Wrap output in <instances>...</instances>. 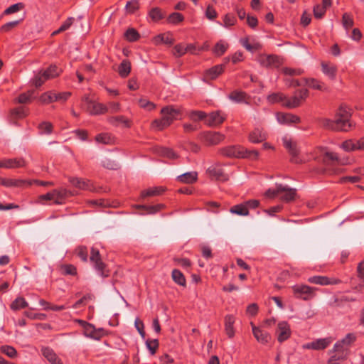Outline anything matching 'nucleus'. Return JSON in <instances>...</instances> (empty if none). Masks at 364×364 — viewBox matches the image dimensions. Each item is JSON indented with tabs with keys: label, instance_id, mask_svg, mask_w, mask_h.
I'll use <instances>...</instances> for the list:
<instances>
[{
	"label": "nucleus",
	"instance_id": "f257e3e1",
	"mask_svg": "<svg viewBox=\"0 0 364 364\" xmlns=\"http://www.w3.org/2000/svg\"><path fill=\"white\" fill-rule=\"evenodd\" d=\"M350 113L345 108L341 107L336 115L335 120L322 119L320 121L321 126L333 131H348L352 126L350 118Z\"/></svg>",
	"mask_w": 364,
	"mask_h": 364
},
{
	"label": "nucleus",
	"instance_id": "f03ea898",
	"mask_svg": "<svg viewBox=\"0 0 364 364\" xmlns=\"http://www.w3.org/2000/svg\"><path fill=\"white\" fill-rule=\"evenodd\" d=\"M162 117L161 119H155L151 123V128L156 130H162L168 127L173 120L178 119L180 110L171 106L162 108L161 110Z\"/></svg>",
	"mask_w": 364,
	"mask_h": 364
},
{
	"label": "nucleus",
	"instance_id": "7ed1b4c3",
	"mask_svg": "<svg viewBox=\"0 0 364 364\" xmlns=\"http://www.w3.org/2000/svg\"><path fill=\"white\" fill-rule=\"evenodd\" d=\"M220 152L224 156L235 158L257 159L259 153L256 150H248L240 146H233L222 149Z\"/></svg>",
	"mask_w": 364,
	"mask_h": 364
},
{
	"label": "nucleus",
	"instance_id": "20e7f679",
	"mask_svg": "<svg viewBox=\"0 0 364 364\" xmlns=\"http://www.w3.org/2000/svg\"><path fill=\"white\" fill-rule=\"evenodd\" d=\"M282 141L284 146L288 149L289 154L291 156V161L296 164L301 163L303 161L299 156V151L296 143L287 136H284Z\"/></svg>",
	"mask_w": 364,
	"mask_h": 364
},
{
	"label": "nucleus",
	"instance_id": "39448f33",
	"mask_svg": "<svg viewBox=\"0 0 364 364\" xmlns=\"http://www.w3.org/2000/svg\"><path fill=\"white\" fill-rule=\"evenodd\" d=\"M340 344H335L334 348L329 352L331 357L328 361V364H338L339 361L346 358L348 352H346L343 348H341Z\"/></svg>",
	"mask_w": 364,
	"mask_h": 364
},
{
	"label": "nucleus",
	"instance_id": "423d86ee",
	"mask_svg": "<svg viewBox=\"0 0 364 364\" xmlns=\"http://www.w3.org/2000/svg\"><path fill=\"white\" fill-rule=\"evenodd\" d=\"M258 60L262 65L269 68H277L282 63V60L281 58L273 55H260Z\"/></svg>",
	"mask_w": 364,
	"mask_h": 364
},
{
	"label": "nucleus",
	"instance_id": "0eeeda50",
	"mask_svg": "<svg viewBox=\"0 0 364 364\" xmlns=\"http://www.w3.org/2000/svg\"><path fill=\"white\" fill-rule=\"evenodd\" d=\"M320 156L322 158L323 163L328 166L340 163L338 156L326 148L321 149Z\"/></svg>",
	"mask_w": 364,
	"mask_h": 364
},
{
	"label": "nucleus",
	"instance_id": "6e6552de",
	"mask_svg": "<svg viewBox=\"0 0 364 364\" xmlns=\"http://www.w3.org/2000/svg\"><path fill=\"white\" fill-rule=\"evenodd\" d=\"M277 192L279 193L278 196L280 197V199L286 202L294 200L296 194L295 189L282 184L277 185Z\"/></svg>",
	"mask_w": 364,
	"mask_h": 364
},
{
	"label": "nucleus",
	"instance_id": "1a4fd4ad",
	"mask_svg": "<svg viewBox=\"0 0 364 364\" xmlns=\"http://www.w3.org/2000/svg\"><path fill=\"white\" fill-rule=\"evenodd\" d=\"M250 325L252 333L257 341L262 344L267 343L271 338L270 334L261 328L257 327L252 322L250 323Z\"/></svg>",
	"mask_w": 364,
	"mask_h": 364
},
{
	"label": "nucleus",
	"instance_id": "9d476101",
	"mask_svg": "<svg viewBox=\"0 0 364 364\" xmlns=\"http://www.w3.org/2000/svg\"><path fill=\"white\" fill-rule=\"evenodd\" d=\"M290 334L291 331L289 324L285 321L279 322L277 331L278 341L280 343L284 342L289 338Z\"/></svg>",
	"mask_w": 364,
	"mask_h": 364
},
{
	"label": "nucleus",
	"instance_id": "9b49d317",
	"mask_svg": "<svg viewBox=\"0 0 364 364\" xmlns=\"http://www.w3.org/2000/svg\"><path fill=\"white\" fill-rule=\"evenodd\" d=\"M90 262L93 263L95 268L96 270L100 272L101 276L107 277L106 274H104L103 269L105 268V264L101 261L99 251L95 248H92L91 250V255L90 257Z\"/></svg>",
	"mask_w": 364,
	"mask_h": 364
},
{
	"label": "nucleus",
	"instance_id": "f8f14e48",
	"mask_svg": "<svg viewBox=\"0 0 364 364\" xmlns=\"http://www.w3.org/2000/svg\"><path fill=\"white\" fill-rule=\"evenodd\" d=\"M276 118L277 122L281 124L290 125L292 124H296L300 122V118L292 114H284L278 112L276 114Z\"/></svg>",
	"mask_w": 364,
	"mask_h": 364
},
{
	"label": "nucleus",
	"instance_id": "ddd939ff",
	"mask_svg": "<svg viewBox=\"0 0 364 364\" xmlns=\"http://www.w3.org/2000/svg\"><path fill=\"white\" fill-rule=\"evenodd\" d=\"M52 200L56 204H61L68 196L74 195L71 191L65 188L55 189L52 191Z\"/></svg>",
	"mask_w": 364,
	"mask_h": 364
},
{
	"label": "nucleus",
	"instance_id": "4468645a",
	"mask_svg": "<svg viewBox=\"0 0 364 364\" xmlns=\"http://www.w3.org/2000/svg\"><path fill=\"white\" fill-rule=\"evenodd\" d=\"M330 343L331 340L328 338H320L308 343L304 345L303 347L306 349L323 350L327 348Z\"/></svg>",
	"mask_w": 364,
	"mask_h": 364
},
{
	"label": "nucleus",
	"instance_id": "2eb2a0df",
	"mask_svg": "<svg viewBox=\"0 0 364 364\" xmlns=\"http://www.w3.org/2000/svg\"><path fill=\"white\" fill-rule=\"evenodd\" d=\"M208 173L217 181H225L228 179L227 174L225 173L223 169L219 166L208 168Z\"/></svg>",
	"mask_w": 364,
	"mask_h": 364
},
{
	"label": "nucleus",
	"instance_id": "dca6fc26",
	"mask_svg": "<svg viewBox=\"0 0 364 364\" xmlns=\"http://www.w3.org/2000/svg\"><path fill=\"white\" fill-rule=\"evenodd\" d=\"M25 165L23 159H9L0 161V168H14L21 167Z\"/></svg>",
	"mask_w": 364,
	"mask_h": 364
},
{
	"label": "nucleus",
	"instance_id": "f3484780",
	"mask_svg": "<svg viewBox=\"0 0 364 364\" xmlns=\"http://www.w3.org/2000/svg\"><path fill=\"white\" fill-rule=\"evenodd\" d=\"M224 70V66L223 65H218L213 67L208 70L204 75V80H212L219 76Z\"/></svg>",
	"mask_w": 364,
	"mask_h": 364
},
{
	"label": "nucleus",
	"instance_id": "a211bd4d",
	"mask_svg": "<svg viewBox=\"0 0 364 364\" xmlns=\"http://www.w3.org/2000/svg\"><path fill=\"white\" fill-rule=\"evenodd\" d=\"M87 110L92 114H100L107 112L108 108L100 103H97L95 101L89 102V105L86 107Z\"/></svg>",
	"mask_w": 364,
	"mask_h": 364
},
{
	"label": "nucleus",
	"instance_id": "6ab92c4d",
	"mask_svg": "<svg viewBox=\"0 0 364 364\" xmlns=\"http://www.w3.org/2000/svg\"><path fill=\"white\" fill-rule=\"evenodd\" d=\"M225 120V117L220 112H213L210 113L205 119V123L209 126H215L220 124Z\"/></svg>",
	"mask_w": 364,
	"mask_h": 364
},
{
	"label": "nucleus",
	"instance_id": "aec40b11",
	"mask_svg": "<svg viewBox=\"0 0 364 364\" xmlns=\"http://www.w3.org/2000/svg\"><path fill=\"white\" fill-rule=\"evenodd\" d=\"M53 78L49 74V73L46 70H41L38 74H36L33 79V84L36 87L41 86L46 80Z\"/></svg>",
	"mask_w": 364,
	"mask_h": 364
},
{
	"label": "nucleus",
	"instance_id": "412c9836",
	"mask_svg": "<svg viewBox=\"0 0 364 364\" xmlns=\"http://www.w3.org/2000/svg\"><path fill=\"white\" fill-rule=\"evenodd\" d=\"M53 78L49 74V73L46 70H41L38 74H36L33 79V84L36 87L41 86L46 80Z\"/></svg>",
	"mask_w": 364,
	"mask_h": 364
},
{
	"label": "nucleus",
	"instance_id": "4be33fe9",
	"mask_svg": "<svg viewBox=\"0 0 364 364\" xmlns=\"http://www.w3.org/2000/svg\"><path fill=\"white\" fill-rule=\"evenodd\" d=\"M224 139V135L218 132H206L204 134V139L209 144L214 145L220 142Z\"/></svg>",
	"mask_w": 364,
	"mask_h": 364
},
{
	"label": "nucleus",
	"instance_id": "5701e85b",
	"mask_svg": "<svg viewBox=\"0 0 364 364\" xmlns=\"http://www.w3.org/2000/svg\"><path fill=\"white\" fill-rule=\"evenodd\" d=\"M31 181L0 178V184L6 187H18L24 184L31 185Z\"/></svg>",
	"mask_w": 364,
	"mask_h": 364
},
{
	"label": "nucleus",
	"instance_id": "b1692460",
	"mask_svg": "<svg viewBox=\"0 0 364 364\" xmlns=\"http://www.w3.org/2000/svg\"><path fill=\"white\" fill-rule=\"evenodd\" d=\"M42 353L44 357L52 364H62L54 351L49 348H43Z\"/></svg>",
	"mask_w": 364,
	"mask_h": 364
},
{
	"label": "nucleus",
	"instance_id": "393cba45",
	"mask_svg": "<svg viewBox=\"0 0 364 364\" xmlns=\"http://www.w3.org/2000/svg\"><path fill=\"white\" fill-rule=\"evenodd\" d=\"M309 281L311 283L318 284L321 285H326V284H335L338 283V279H332L331 280L328 277L323 276H315L310 277Z\"/></svg>",
	"mask_w": 364,
	"mask_h": 364
},
{
	"label": "nucleus",
	"instance_id": "a878e982",
	"mask_svg": "<svg viewBox=\"0 0 364 364\" xmlns=\"http://www.w3.org/2000/svg\"><path fill=\"white\" fill-rule=\"evenodd\" d=\"M266 139V134L259 128H256L249 135V139L253 143H259Z\"/></svg>",
	"mask_w": 364,
	"mask_h": 364
},
{
	"label": "nucleus",
	"instance_id": "bb28decb",
	"mask_svg": "<svg viewBox=\"0 0 364 364\" xmlns=\"http://www.w3.org/2000/svg\"><path fill=\"white\" fill-rule=\"evenodd\" d=\"M321 70L322 72L328 77L331 78L335 77L336 73V67L334 65L330 63L322 62Z\"/></svg>",
	"mask_w": 364,
	"mask_h": 364
},
{
	"label": "nucleus",
	"instance_id": "cd10ccee",
	"mask_svg": "<svg viewBox=\"0 0 364 364\" xmlns=\"http://www.w3.org/2000/svg\"><path fill=\"white\" fill-rule=\"evenodd\" d=\"M355 336L353 333H348L344 338L338 341L336 344H340L339 346L346 352L348 353V347L355 341Z\"/></svg>",
	"mask_w": 364,
	"mask_h": 364
},
{
	"label": "nucleus",
	"instance_id": "c85d7f7f",
	"mask_svg": "<svg viewBox=\"0 0 364 364\" xmlns=\"http://www.w3.org/2000/svg\"><path fill=\"white\" fill-rule=\"evenodd\" d=\"M198 173L195 171L187 172L178 176V181L185 183H191L197 180Z\"/></svg>",
	"mask_w": 364,
	"mask_h": 364
},
{
	"label": "nucleus",
	"instance_id": "c756f323",
	"mask_svg": "<svg viewBox=\"0 0 364 364\" xmlns=\"http://www.w3.org/2000/svg\"><path fill=\"white\" fill-rule=\"evenodd\" d=\"M234 322H235V318L232 316L228 315L225 316V332L230 338H232L234 336V328H233Z\"/></svg>",
	"mask_w": 364,
	"mask_h": 364
},
{
	"label": "nucleus",
	"instance_id": "7c9ffc66",
	"mask_svg": "<svg viewBox=\"0 0 364 364\" xmlns=\"http://www.w3.org/2000/svg\"><path fill=\"white\" fill-rule=\"evenodd\" d=\"M230 211L231 213L236 214L240 216H247L249 215V210L247 205L245 204L234 205L230 208Z\"/></svg>",
	"mask_w": 364,
	"mask_h": 364
},
{
	"label": "nucleus",
	"instance_id": "2f4dec72",
	"mask_svg": "<svg viewBox=\"0 0 364 364\" xmlns=\"http://www.w3.org/2000/svg\"><path fill=\"white\" fill-rule=\"evenodd\" d=\"M131 71V63L127 60H124L118 68V73L122 77H126Z\"/></svg>",
	"mask_w": 364,
	"mask_h": 364
},
{
	"label": "nucleus",
	"instance_id": "473e14b6",
	"mask_svg": "<svg viewBox=\"0 0 364 364\" xmlns=\"http://www.w3.org/2000/svg\"><path fill=\"white\" fill-rule=\"evenodd\" d=\"M70 183L76 188L82 190H91V185L81 178H75L70 179Z\"/></svg>",
	"mask_w": 364,
	"mask_h": 364
},
{
	"label": "nucleus",
	"instance_id": "72a5a7b5",
	"mask_svg": "<svg viewBox=\"0 0 364 364\" xmlns=\"http://www.w3.org/2000/svg\"><path fill=\"white\" fill-rule=\"evenodd\" d=\"M296 294H299L304 299H307V296L311 294L312 289L308 286H296L294 287Z\"/></svg>",
	"mask_w": 364,
	"mask_h": 364
},
{
	"label": "nucleus",
	"instance_id": "f704fd0d",
	"mask_svg": "<svg viewBox=\"0 0 364 364\" xmlns=\"http://www.w3.org/2000/svg\"><path fill=\"white\" fill-rule=\"evenodd\" d=\"M301 102L299 97L296 93V95L291 98L286 96L284 106L287 108L292 109L299 107Z\"/></svg>",
	"mask_w": 364,
	"mask_h": 364
},
{
	"label": "nucleus",
	"instance_id": "c9c22d12",
	"mask_svg": "<svg viewBox=\"0 0 364 364\" xmlns=\"http://www.w3.org/2000/svg\"><path fill=\"white\" fill-rule=\"evenodd\" d=\"M165 190V188L162 186L149 188L141 193V197L144 198L146 196H159L164 193Z\"/></svg>",
	"mask_w": 364,
	"mask_h": 364
},
{
	"label": "nucleus",
	"instance_id": "e433bc0d",
	"mask_svg": "<svg viewBox=\"0 0 364 364\" xmlns=\"http://www.w3.org/2000/svg\"><path fill=\"white\" fill-rule=\"evenodd\" d=\"M286 96L282 93H272L267 97L270 103H282L284 106Z\"/></svg>",
	"mask_w": 364,
	"mask_h": 364
},
{
	"label": "nucleus",
	"instance_id": "4c0bfd02",
	"mask_svg": "<svg viewBox=\"0 0 364 364\" xmlns=\"http://www.w3.org/2000/svg\"><path fill=\"white\" fill-rule=\"evenodd\" d=\"M137 208H141L145 211L147 214H154L159 212L161 209L164 208V205L158 204L156 205L151 206H145V205H138Z\"/></svg>",
	"mask_w": 364,
	"mask_h": 364
},
{
	"label": "nucleus",
	"instance_id": "58836bf2",
	"mask_svg": "<svg viewBox=\"0 0 364 364\" xmlns=\"http://www.w3.org/2000/svg\"><path fill=\"white\" fill-rule=\"evenodd\" d=\"M28 306V303L23 297L16 298L11 304V308L13 310H18Z\"/></svg>",
	"mask_w": 364,
	"mask_h": 364
},
{
	"label": "nucleus",
	"instance_id": "ea45409f",
	"mask_svg": "<svg viewBox=\"0 0 364 364\" xmlns=\"http://www.w3.org/2000/svg\"><path fill=\"white\" fill-rule=\"evenodd\" d=\"M75 19L73 17H70L68 18L63 24L62 26L56 31H55L52 35L53 36H55V35H58L61 32H63V31H65L66 30H68L70 26L73 23Z\"/></svg>",
	"mask_w": 364,
	"mask_h": 364
},
{
	"label": "nucleus",
	"instance_id": "a19ab883",
	"mask_svg": "<svg viewBox=\"0 0 364 364\" xmlns=\"http://www.w3.org/2000/svg\"><path fill=\"white\" fill-rule=\"evenodd\" d=\"M227 48L228 44L221 41L216 43L213 51L217 56H220L226 51Z\"/></svg>",
	"mask_w": 364,
	"mask_h": 364
},
{
	"label": "nucleus",
	"instance_id": "79ce46f5",
	"mask_svg": "<svg viewBox=\"0 0 364 364\" xmlns=\"http://www.w3.org/2000/svg\"><path fill=\"white\" fill-rule=\"evenodd\" d=\"M95 140L97 143L103 144H110L113 142V139L108 134H100L96 136Z\"/></svg>",
	"mask_w": 364,
	"mask_h": 364
},
{
	"label": "nucleus",
	"instance_id": "37998d69",
	"mask_svg": "<svg viewBox=\"0 0 364 364\" xmlns=\"http://www.w3.org/2000/svg\"><path fill=\"white\" fill-rule=\"evenodd\" d=\"M190 119L193 121L205 120L207 119V115L205 112L201 111H192L188 114Z\"/></svg>",
	"mask_w": 364,
	"mask_h": 364
},
{
	"label": "nucleus",
	"instance_id": "c03bdc74",
	"mask_svg": "<svg viewBox=\"0 0 364 364\" xmlns=\"http://www.w3.org/2000/svg\"><path fill=\"white\" fill-rule=\"evenodd\" d=\"M172 278L175 282L180 285L183 286L186 283V279L184 278L183 274L178 269L173 270Z\"/></svg>",
	"mask_w": 364,
	"mask_h": 364
},
{
	"label": "nucleus",
	"instance_id": "a18cd8bd",
	"mask_svg": "<svg viewBox=\"0 0 364 364\" xmlns=\"http://www.w3.org/2000/svg\"><path fill=\"white\" fill-rule=\"evenodd\" d=\"M80 323L82 324V326L84 328V334L85 336L90 338L96 328L92 324L85 321H80Z\"/></svg>",
	"mask_w": 364,
	"mask_h": 364
},
{
	"label": "nucleus",
	"instance_id": "49530a36",
	"mask_svg": "<svg viewBox=\"0 0 364 364\" xmlns=\"http://www.w3.org/2000/svg\"><path fill=\"white\" fill-rule=\"evenodd\" d=\"M109 122L112 124L122 123L126 127H129L131 126L130 121L128 119H127L126 117H124V116L112 117L109 119Z\"/></svg>",
	"mask_w": 364,
	"mask_h": 364
},
{
	"label": "nucleus",
	"instance_id": "de8ad7c7",
	"mask_svg": "<svg viewBox=\"0 0 364 364\" xmlns=\"http://www.w3.org/2000/svg\"><path fill=\"white\" fill-rule=\"evenodd\" d=\"M154 41L156 43L163 42L168 45H172L173 43V40L172 38L169 36V34L159 35L156 37H155Z\"/></svg>",
	"mask_w": 364,
	"mask_h": 364
},
{
	"label": "nucleus",
	"instance_id": "09e8293b",
	"mask_svg": "<svg viewBox=\"0 0 364 364\" xmlns=\"http://www.w3.org/2000/svg\"><path fill=\"white\" fill-rule=\"evenodd\" d=\"M139 9V3L137 0H131L126 4L125 9L127 13L133 14Z\"/></svg>",
	"mask_w": 364,
	"mask_h": 364
},
{
	"label": "nucleus",
	"instance_id": "8fccbe9b",
	"mask_svg": "<svg viewBox=\"0 0 364 364\" xmlns=\"http://www.w3.org/2000/svg\"><path fill=\"white\" fill-rule=\"evenodd\" d=\"M0 350L11 358H14L17 353L16 349L10 346H3L1 347Z\"/></svg>",
	"mask_w": 364,
	"mask_h": 364
},
{
	"label": "nucleus",
	"instance_id": "3c124183",
	"mask_svg": "<svg viewBox=\"0 0 364 364\" xmlns=\"http://www.w3.org/2000/svg\"><path fill=\"white\" fill-rule=\"evenodd\" d=\"M230 98L236 102H242L245 100V93L240 91H235L230 94Z\"/></svg>",
	"mask_w": 364,
	"mask_h": 364
},
{
	"label": "nucleus",
	"instance_id": "603ef678",
	"mask_svg": "<svg viewBox=\"0 0 364 364\" xmlns=\"http://www.w3.org/2000/svg\"><path fill=\"white\" fill-rule=\"evenodd\" d=\"M126 38L129 41H136L139 36L138 32L134 28H129L124 34Z\"/></svg>",
	"mask_w": 364,
	"mask_h": 364
},
{
	"label": "nucleus",
	"instance_id": "864d4df0",
	"mask_svg": "<svg viewBox=\"0 0 364 364\" xmlns=\"http://www.w3.org/2000/svg\"><path fill=\"white\" fill-rule=\"evenodd\" d=\"M54 95H55V93H52L50 92H45V93H43V95H41V97L39 98V100L42 103H50V102H52L53 101H55V97H54Z\"/></svg>",
	"mask_w": 364,
	"mask_h": 364
},
{
	"label": "nucleus",
	"instance_id": "5fc2aeb1",
	"mask_svg": "<svg viewBox=\"0 0 364 364\" xmlns=\"http://www.w3.org/2000/svg\"><path fill=\"white\" fill-rule=\"evenodd\" d=\"M159 154L164 156H166L169 159H176L177 154L171 149L168 148L162 147L159 150Z\"/></svg>",
	"mask_w": 364,
	"mask_h": 364
},
{
	"label": "nucleus",
	"instance_id": "6e6d98bb",
	"mask_svg": "<svg viewBox=\"0 0 364 364\" xmlns=\"http://www.w3.org/2000/svg\"><path fill=\"white\" fill-rule=\"evenodd\" d=\"M147 348L150 350L151 353L154 355L159 346V342L156 339L147 340L146 342Z\"/></svg>",
	"mask_w": 364,
	"mask_h": 364
},
{
	"label": "nucleus",
	"instance_id": "4d7b16f0",
	"mask_svg": "<svg viewBox=\"0 0 364 364\" xmlns=\"http://www.w3.org/2000/svg\"><path fill=\"white\" fill-rule=\"evenodd\" d=\"M134 326L136 328L137 331L140 334V336L144 338H145V331H144V325L141 320H140L139 318H136L134 321Z\"/></svg>",
	"mask_w": 364,
	"mask_h": 364
},
{
	"label": "nucleus",
	"instance_id": "13d9d810",
	"mask_svg": "<svg viewBox=\"0 0 364 364\" xmlns=\"http://www.w3.org/2000/svg\"><path fill=\"white\" fill-rule=\"evenodd\" d=\"M23 4L22 3H18L16 4H14L11 6H9L8 9H6L4 11L5 14H11L15 12H17L20 11L21 9H23Z\"/></svg>",
	"mask_w": 364,
	"mask_h": 364
},
{
	"label": "nucleus",
	"instance_id": "bf43d9fd",
	"mask_svg": "<svg viewBox=\"0 0 364 364\" xmlns=\"http://www.w3.org/2000/svg\"><path fill=\"white\" fill-rule=\"evenodd\" d=\"M168 20L170 23H177L183 21V16L179 13H173L168 16Z\"/></svg>",
	"mask_w": 364,
	"mask_h": 364
},
{
	"label": "nucleus",
	"instance_id": "052dcab7",
	"mask_svg": "<svg viewBox=\"0 0 364 364\" xmlns=\"http://www.w3.org/2000/svg\"><path fill=\"white\" fill-rule=\"evenodd\" d=\"M343 25L346 29H348L353 25V20L348 14H344L343 16Z\"/></svg>",
	"mask_w": 364,
	"mask_h": 364
},
{
	"label": "nucleus",
	"instance_id": "680f3d73",
	"mask_svg": "<svg viewBox=\"0 0 364 364\" xmlns=\"http://www.w3.org/2000/svg\"><path fill=\"white\" fill-rule=\"evenodd\" d=\"M149 16L154 21H158L163 17L161 10L158 8L152 9L149 12Z\"/></svg>",
	"mask_w": 364,
	"mask_h": 364
},
{
	"label": "nucleus",
	"instance_id": "e2e57ef3",
	"mask_svg": "<svg viewBox=\"0 0 364 364\" xmlns=\"http://www.w3.org/2000/svg\"><path fill=\"white\" fill-rule=\"evenodd\" d=\"M305 84L311 87L317 89V90H322L323 87L321 85L319 84L318 81H316L315 79H304Z\"/></svg>",
	"mask_w": 364,
	"mask_h": 364
},
{
	"label": "nucleus",
	"instance_id": "0e129e2a",
	"mask_svg": "<svg viewBox=\"0 0 364 364\" xmlns=\"http://www.w3.org/2000/svg\"><path fill=\"white\" fill-rule=\"evenodd\" d=\"M341 146L344 150H346L347 151L356 150L355 142V141H353V140H348V141H344L342 144Z\"/></svg>",
	"mask_w": 364,
	"mask_h": 364
},
{
	"label": "nucleus",
	"instance_id": "69168bd1",
	"mask_svg": "<svg viewBox=\"0 0 364 364\" xmlns=\"http://www.w3.org/2000/svg\"><path fill=\"white\" fill-rule=\"evenodd\" d=\"M186 53V48L182 45H176L173 50V54L176 57H181Z\"/></svg>",
	"mask_w": 364,
	"mask_h": 364
},
{
	"label": "nucleus",
	"instance_id": "338daca9",
	"mask_svg": "<svg viewBox=\"0 0 364 364\" xmlns=\"http://www.w3.org/2000/svg\"><path fill=\"white\" fill-rule=\"evenodd\" d=\"M326 9L320 5H316L314 8V14L316 18H321L325 14Z\"/></svg>",
	"mask_w": 364,
	"mask_h": 364
},
{
	"label": "nucleus",
	"instance_id": "774afa93",
	"mask_svg": "<svg viewBox=\"0 0 364 364\" xmlns=\"http://www.w3.org/2000/svg\"><path fill=\"white\" fill-rule=\"evenodd\" d=\"M358 275L364 285V261L361 262L358 266Z\"/></svg>",
	"mask_w": 364,
	"mask_h": 364
}]
</instances>
